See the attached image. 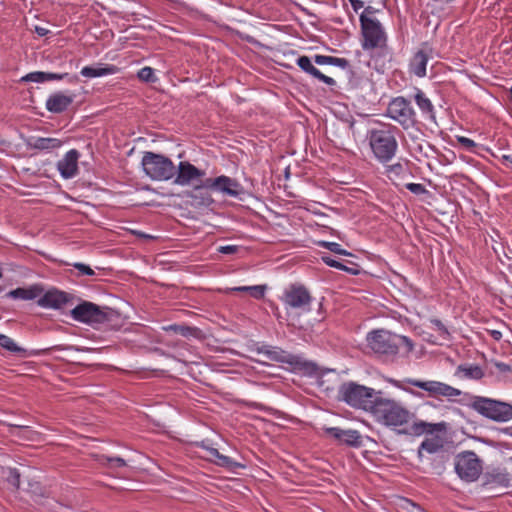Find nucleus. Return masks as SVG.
I'll list each match as a JSON object with an SVG mask.
<instances>
[{
  "label": "nucleus",
  "instance_id": "nucleus-48",
  "mask_svg": "<svg viewBox=\"0 0 512 512\" xmlns=\"http://www.w3.org/2000/svg\"><path fill=\"white\" fill-rule=\"evenodd\" d=\"M349 2L355 11L364 7V2L362 0H349Z\"/></svg>",
  "mask_w": 512,
  "mask_h": 512
},
{
  "label": "nucleus",
  "instance_id": "nucleus-55",
  "mask_svg": "<svg viewBox=\"0 0 512 512\" xmlns=\"http://www.w3.org/2000/svg\"><path fill=\"white\" fill-rule=\"evenodd\" d=\"M76 80H77V77H76V76H74V77H72V78L70 79V81H76Z\"/></svg>",
  "mask_w": 512,
  "mask_h": 512
},
{
  "label": "nucleus",
  "instance_id": "nucleus-27",
  "mask_svg": "<svg viewBox=\"0 0 512 512\" xmlns=\"http://www.w3.org/2000/svg\"><path fill=\"white\" fill-rule=\"evenodd\" d=\"M68 76H69L68 73L58 74V73L36 71V72H31V73L25 75L24 77H22V81L43 83V82L52 81V80H62Z\"/></svg>",
  "mask_w": 512,
  "mask_h": 512
},
{
  "label": "nucleus",
  "instance_id": "nucleus-32",
  "mask_svg": "<svg viewBox=\"0 0 512 512\" xmlns=\"http://www.w3.org/2000/svg\"><path fill=\"white\" fill-rule=\"evenodd\" d=\"M230 290L233 292H248L253 298L261 299L264 297L266 287L264 285L238 286Z\"/></svg>",
  "mask_w": 512,
  "mask_h": 512
},
{
  "label": "nucleus",
  "instance_id": "nucleus-18",
  "mask_svg": "<svg viewBox=\"0 0 512 512\" xmlns=\"http://www.w3.org/2000/svg\"><path fill=\"white\" fill-rule=\"evenodd\" d=\"M323 430L341 444L356 448L362 445V436L357 430H345L338 427H325Z\"/></svg>",
  "mask_w": 512,
  "mask_h": 512
},
{
  "label": "nucleus",
  "instance_id": "nucleus-46",
  "mask_svg": "<svg viewBox=\"0 0 512 512\" xmlns=\"http://www.w3.org/2000/svg\"><path fill=\"white\" fill-rule=\"evenodd\" d=\"M238 250V247L235 245H226V246H220L218 248V251L222 254H233Z\"/></svg>",
  "mask_w": 512,
  "mask_h": 512
},
{
  "label": "nucleus",
  "instance_id": "nucleus-28",
  "mask_svg": "<svg viewBox=\"0 0 512 512\" xmlns=\"http://www.w3.org/2000/svg\"><path fill=\"white\" fill-rule=\"evenodd\" d=\"M164 330L167 332H174L175 334H179L186 338L193 337L199 339L202 336V331L199 328L184 324H171L164 327Z\"/></svg>",
  "mask_w": 512,
  "mask_h": 512
},
{
  "label": "nucleus",
  "instance_id": "nucleus-29",
  "mask_svg": "<svg viewBox=\"0 0 512 512\" xmlns=\"http://www.w3.org/2000/svg\"><path fill=\"white\" fill-rule=\"evenodd\" d=\"M485 484L508 487L510 484L509 474L500 470L488 472L485 474Z\"/></svg>",
  "mask_w": 512,
  "mask_h": 512
},
{
  "label": "nucleus",
  "instance_id": "nucleus-16",
  "mask_svg": "<svg viewBox=\"0 0 512 512\" xmlns=\"http://www.w3.org/2000/svg\"><path fill=\"white\" fill-rule=\"evenodd\" d=\"M204 175L205 172L203 170L198 169L190 162L181 161L176 169L175 179L173 182L180 186H188L198 180H201Z\"/></svg>",
  "mask_w": 512,
  "mask_h": 512
},
{
  "label": "nucleus",
  "instance_id": "nucleus-13",
  "mask_svg": "<svg viewBox=\"0 0 512 512\" xmlns=\"http://www.w3.org/2000/svg\"><path fill=\"white\" fill-rule=\"evenodd\" d=\"M405 382L412 386L423 389L424 391L428 392V394L432 397H445L450 400L462 394L461 390L440 381H421L416 379H406Z\"/></svg>",
  "mask_w": 512,
  "mask_h": 512
},
{
  "label": "nucleus",
  "instance_id": "nucleus-31",
  "mask_svg": "<svg viewBox=\"0 0 512 512\" xmlns=\"http://www.w3.org/2000/svg\"><path fill=\"white\" fill-rule=\"evenodd\" d=\"M457 373H462L463 377L470 379H481L484 375L483 370L478 365H460Z\"/></svg>",
  "mask_w": 512,
  "mask_h": 512
},
{
  "label": "nucleus",
  "instance_id": "nucleus-9",
  "mask_svg": "<svg viewBox=\"0 0 512 512\" xmlns=\"http://www.w3.org/2000/svg\"><path fill=\"white\" fill-rule=\"evenodd\" d=\"M387 116L404 130L417 124V115L411 102L403 96L393 98L387 106Z\"/></svg>",
  "mask_w": 512,
  "mask_h": 512
},
{
  "label": "nucleus",
  "instance_id": "nucleus-50",
  "mask_svg": "<svg viewBox=\"0 0 512 512\" xmlns=\"http://www.w3.org/2000/svg\"><path fill=\"white\" fill-rule=\"evenodd\" d=\"M35 32L39 36H46L50 31L47 28H45V27L35 26Z\"/></svg>",
  "mask_w": 512,
  "mask_h": 512
},
{
  "label": "nucleus",
  "instance_id": "nucleus-3",
  "mask_svg": "<svg viewBox=\"0 0 512 512\" xmlns=\"http://www.w3.org/2000/svg\"><path fill=\"white\" fill-rule=\"evenodd\" d=\"M366 341L368 347L375 354L386 358L395 357L402 345L407 346L408 352L413 350V343L408 337L397 335L384 329L369 332Z\"/></svg>",
  "mask_w": 512,
  "mask_h": 512
},
{
  "label": "nucleus",
  "instance_id": "nucleus-53",
  "mask_svg": "<svg viewBox=\"0 0 512 512\" xmlns=\"http://www.w3.org/2000/svg\"><path fill=\"white\" fill-rule=\"evenodd\" d=\"M506 433H508L510 436H512V426L506 428Z\"/></svg>",
  "mask_w": 512,
  "mask_h": 512
},
{
  "label": "nucleus",
  "instance_id": "nucleus-1",
  "mask_svg": "<svg viewBox=\"0 0 512 512\" xmlns=\"http://www.w3.org/2000/svg\"><path fill=\"white\" fill-rule=\"evenodd\" d=\"M377 422L387 427H402L399 433L421 436L444 432L447 429L445 422L429 423L418 420L414 413L400 402L383 398L381 395L371 412Z\"/></svg>",
  "mask_w": 512,
  "mask_h": 512
},
{
  "label": "nucleus",
  "instance_id": "nucleus-19",
  "mask_svg": "<svg viewBox=\"0 0 512 512\" xmlns=\"http://www.w3.org/2000/svg\"><path fill=\"white\" fill-rule=\"evenodd\" d=\"M79 156L76 149H71L58 161L57 169L64 179H71L77 175Z\"/></svg>",
  "mask_w": 512,
  "mask_h": 512
},
{
  "label": "nucleus",
  "instance_id": "nucleus-6",
  "mask_svg": "<svg viewBox=\"0 0 512 512\" xmlns=\"http://www.w3.org/2000/svg\"><path fill=\"white\" fill-rule=\"evenodd\" d=\"M144 173L154 181H167L176 173L172 160L162 154L146 151L141 161Z\"/></svg>",
  "mask_w": 512,
  "mask_h": 512
},
{
  "label": "nucleus",
  "instance_id": "nucleus-24",
  "mask_svg": "<svg viewBox=\"0 0 512 512\" xmlns=\"http://www.w3.org/2000/svg\"><path fill=\"white\" fill-rule=\"evenodd\" d=\"M28 147L37 150H53L62 145L61 140L51 137H30L27 139Z\"/></svg>",
  "mask_w": 512,
  "mask_h": 512
},
{
  "label": "nucleus",
  "instance_id": "nucleus-42",
  "mask_svg": "<svg viewBox=\"0 0 512 512\" xmlns=\"http://www.w3.org/2000/svg\"><path fill=\"white\" fill-rule=\"evenodd\" d=\"M404 170H405V168L400 162L389 165L387 167V172L389 174H393L395 176H399V175L403 174Z\"/></svg>",
  "mask_w": 512,
  "mask_h": 512
},
{
  "label": "nucleus",
  "instance_id": "nucleus-39",
  "mask_svg": "<svg viewBox=\"0 0 512 512\" xmlns=\"http://www.w3.org/2000/svg\"><path fill=\"white\" fill-rule=\"evenodd\" d=\"M322 260L326 265H328L330 267L337 268L339 270L348 271V268L345 265H343L342 263L333 259L330 256H322Z\"/></svg>",
  "mask_w": 512,
  "mask_h": 512
},
{
  "label": "nucleus",
  "instance_id": "nucleus-43",
  "mask_svg": "<svg viewBox=\"0 0 512 512\" xmlns=\"http://www.w3.org/2000/svg\"><path fill=\"white\" fill-rule=\"evenodd\" d=\"M73 266L82 274L87 276H93L95 272L91 269L90 266L84 263H75Z\"/></svg>",
  "mask_w": 512,
  "mask_h": 512
},
{
  "label": "nucleus",
  "instance_id": "nucleus-21",
  "mask_svg": "<svg viewBox=\"0 0 512 512\" xmlns=\"http://www.w3.org/2000/svg\"><path fill=\"white\" fill-rule=\"evenodd\" d=\"M72 102V96L57 92L50 95L46 100V109L52 113H61L65 111Z\"/></svg>",
  "mask_w": 512,
  "mask_h": 512
},
{
  "label": "nucleus",
  "instance_id": "nucleus-26",
  "mask_svg": "<svg viewBox=\"0 0 512 512\" xmlns=\"http://www.w3.org/2000/svg\"><path fill=\"white\" fill-rule=\"evenodd\" d=\"M414 100L423 115H425L427 118L431 120L435 119L434 106L431 100L426 96V94L422 90L416 89Z\"/></svg>",
  "mask_w": 512,
  "mask_h": 512
},
{
  "label": "nucleus",
  "instance_id": "nucleus-45",
  "mask_svg": "<svg viewBox=\"0 0 512 512\" xmlns=\"http://www.w3.org/2000/svg\"><path fill=\"white\" fill-rule=\"evenodd\" d=\"M107 462L110 467H124L126 466V461L121 457H109L107 458Z\"/></svg>",
  "mask_w": 512,
  "mask_h": 512
},
{
  "label": "nucleus",
  "instance_id": "nucleus-23",
  "mask_svg": "<svg viewBox=\"0 0 512 512\" xmlns=\"http://www.w3.org/2000/svg\"><path fill=\"white\" fill-rule=\"evenodd\" d=\"M444 448V441L440 436H433L422 441L418 448V458L422 460L424 453L436 454Z\"/></svg>",
  "mask_w": 512,
  "mask_h": 512
},
{
  "label": "nucleus",
  "instance_id": "nucleus-52",
  "mask_svg": "<svg viewBox=\"0 0 512 512\" xmlns=\"http://www.w3.org/2000/svg\"><path fill=\"white\" fill-rule=\"evenodd\" d=\"M492 336H493V338H494L495 340H499V339L502 337V334H501V332H500V331H496V330H494V331H492Z\"/></svg>",
  "mask_w": 512,
  "mask_h": 512
},
{
  "label": "nucleus",
  "instance_id": "nucleus-34",
  "mask_svg": "<svg viewBox=\"0 0 512 512\" xmlns=\"http://www.w3.org/2000/svg\"><path fill=\"white\" fill-rule=\"evenodd\" d=\"M137 76L139 80L146 83H155L158 80V78L155 76L154 69L149 66L140 69Z\"/></svg>",
  "mask_w": 512,
  "mask_h": 512
},
{
  "label": "nucleus",
  "instance_id": "nucleus-15",
  "mask_svg": "<svg viewBox=\"0 0 512 512\" xmlns=\"http://www.w3.org/2000/svg\"><path fill=\"white\" fill-rule=\"evenodd\" d=\"M74 300V295L54 288L41 295L37 304L42 308L61 309L72 304Z\"/></svg>",
  "mask_w": 512,
  "mask_h": 512
},
{
  "label": "nucleus",
  "instance_id": "nucleus-54",
  "mask_svg": "<svg viewBox=\"0 0 512 512\" xmlns=\"http://www.w3.org/2000/svg\"><path fill=\"white\" fill-rule=\"evenodd\" d=\"M212 202H213V200H212L210 197H209V198H207V200H206V204H208V205H209V204H210V203H212Z\"/></svg>",
  "mask_w": 512,
  "mask_h": 512
},
{
  "label": "nucleus",
  "instance_id": "nucleus-22",
  "mask_svg": "<svg viewBox=\"0 0 512 512\" xmlns=\"http://www.w3.org/2000/svg\"><path fill=\"white\" fill-rule=\"evenodd\" d=\"M43 294V288L39 285H32L28 288H16L9 291L6 297L11 299L34 300Z\"/></svg>",
  "mask_w": 512,
  "mask_h": 512
},
{
  "label": "nucleus",
  "instance_id": "nucleus-25",
  "mask_svg": "<svg viewBox=\"0 0 512 512\" xmlns=\"http://www.w3.org/2000/svg\"><path fill=\"white\" fill-rule=\"evenodd\" d=\"M118 72V68L109 64H98L96 67L85 66L81 69L80 74L87 78H96L106 75H113Z\"/></svg>",
  "mask_w": 512,
  "mask_h": 512
},
{
  "label": "nucleus",
  "instance_id": "nucleus-33",
  "mask_svg": "<svg viewBox=\"0 0 512 512\" xmlns=\"http://www.w3.org/2000/svg\"><path fill=\"white\" fill-rule=\"evenodd\" d=\"M0 346L9 352L21 353L24 349L19 347L12 338L7 335L0 334Z\"/></svg>",
  "mask_w": 512,
  "mask_h": 512
},
{
  "label": "nucleus",
  "instance_id": "nucleus-7",
  "mask_svg": "<svg viewBox=\"0 0 512 512\" xmlns=\"http://www.w3.org/2000/svg\"><path fill=\"white\" fill-rule=\"evenodd\" d=\"M470 407L480 415L496 422H508L512 419V405L506 402L474 396Z\"/></svg>",
  "mask_w": 512,
  "mask_h": 512
},
{
  "label": "nucleus",
  "instance_id": "nucleus-30",
  "mask_svg": "<svg viewBox=\"0 0 512 512\" xmlns=\"http://www.w3.org/2000/svg\"><path fill=\"white\" fill-rule=\"evenodd\" d=\"M314 62L318 65H334L342 69H346L349 66V61L345 58L326 55H315Z\"/></svg>",
  "mask_w": 512,
  "mask_h": 512
},
{
  "label": "nucleus",
  "instance_id": "nucleus-2",
  "mask_svg": "<svg viewBox=\"0 0 512 512\" xmlns=\"http://www.w3.org/2000/svg\"><path fill=\"white\" fill-rule=\"evenodd\" d=\"M397 130V127L385 124L380 128H374L369 131V146L378 162L386 164L396 155L398 150Z\"/></svg>",
  "mask_w": 512,
  "mask_h": 512
},
{
  "label": "nucleus",
  "instance_id": "nucleus-12",
  "mask_svg": "<svg viewBox=\"0 0 512 512\" xmlns=\"http://www.w3.org/2000/svg\"><path fill=\"white\" fill-rule=\"evenodd\" d=\"M281 299L287 308L302 311H308L312 302L310 292L300 284H292L287 287Z\"/></svg>",
  "mask_w": 512,
  "mask_h": 512
},
{
  "label": "nucleus",
  "instance_id": "nucleus-40",
  "mask_svg": "<svg viewBox=\"0 0 512 512\" xmlns=\"http://www.w3.org/2000/svg\"><path fill=\"white\" fill-rule=\"evenodd\" d=\"M14 427L18 430V433H17L18 436L29 439V440L34 439L33 435H35V432L32 431L28 426L15 425Z\"/></svg>",
  "mask_w": 512,
  "mask_h": 512
},
{
  "label": "nucleus",
  "instance_id": "nucleus-20",
  "mask_svg": "<svg viewBox=\"0 0 512 512\" xmlns=\"http://www.w3.org/2000/svg\"><path fill=\"white\" fill-rule=\"evenodd\" d=\"M297 65L307 74L313 76L314 78L318 79L319 81L329 85L334 86L336 84V81L321 73L313 64L311 59L308 56H300L297 59Z\"/></svg>",
  "mask_w": 512,
  "mask_h": 512
},
{
  "label": "nucleus",
  "instance_id": "nucleus-41",
  "mask_svg": "<svg viewBox=\"0 0 512 512\" xmlns=\"http://www.w3.org/2000/svg\"><path fill=\"white\" fill-rule=\"evenodd\" d=\"M405 187L407 190L416 195H421L427 192L425 186L419 183H407Z\"/></svg>",
  "mask_w": 512,
  "mask_h": 512
},
{
  "label": "nucleus",
  "instance_id": "nucleus-4",
  "mask_svg": "<svg viewBox=\"0 0 512 512\" xmlns=\"http://www.w3.org/2000/svg\"><path fill=\"white\" fill-rule=\"evenodd\" d=\"M380 395H382L381 391H375L373 388L355 382L343 383L339 388L340 400L353 408L362 409L370 413Z\"/></svg>",
  "mask_w": 512,
  "mask_h": 512
},
{
  "label": "nucleus",
  "instance_id": "nucleus-51",
  "mask_svg": "<svg viewBox=\"0 0 512 512\" xmlns=\"http://www.w3.org/2000/svg\"><path fill=\"white\" fill-rule=\"evenodd\" d=\"M209 456L214 460L216 456L219 454V451L216 448H207Z\"/></svg>",
  "mask_w": 512,
  "mask_h": 512
},
{
  "label": "nucleus",
  "instance_id": "nucleus-35",
  "mask_svg": "<svg viewBox=\"0 0 512 512\" xmlns=\"http://www.w3.org/2000/svg\"><path fill=\"white\" fill-rule=\"evenodd\" d=\"M214 462L218 466L229 468V469L241 467V465L239 463L235 462L232 458H230L228 456L222 455L220 452L214 459Z\"/></svg>",
  "mask_w": 512,
  "mask_h": 512
},
{
  "label": "nucleus",
  "instance_id": "nucleus-11",
  "mask_svg": "<svg viewBox=\"0 0 512 512\" xmlns=\"http://www.w3.org/2000/svg\"><path fill=\"white\" fill-rule=\"evenodd\" d=\"M258 353L265 355L271 361L286 363L291 366L298 367L304 370L308 375H315L318 370L316 364L302 361L299 356L290 354L278 347L263 346L258 349Z\"/></svg>",
  "mask_w": 512,
  "mask_h": 512
},
{
  "label": "nucleus",
  "instance_id": "nucleus-8",
  "mask_svg": "<svg viewBox=\"0 0 512 512\" xmlns=\"http://www.w3.org/2000/svg\"><path fill=\"white\" fill-rule=\"evenodd\" d=\"M70 316L77 322L95 326L110 320V309L90 301H81L70 311Z\"/></svg>",
  "mask_w": 512,
  "mask_h": 512
},
{
  "label": "nucleus",
  "instance_id": "nucleus-44",
  "mask_svg": "<svg viewBox=\"0 0 512 512\" xmlns=\"http://www.w3.org/2000/svg\"><path fill=\"white\" fill-rule=\"evenodd\" d=\"M457 141L468 150H472L473 148L476 147V143L472 139L464 136L458 137Z\"/></svg>",
  "mask_w": 512,
  "mask_h": 512
},
{
  "label": "nucleus",
  "instance_id": "nucleus-5",
  "mask_svg": "<svg viewBox=\"0 0 512 512\" xmlns=\"http://www.w3.org/2000/svg\"><path fill=\"white\" fill-rule=\"evenodd\" d=\"M374 13L371 6H367L359 17L363 36L362 48L364 50L384 49L387 47V35L381 23L370 17Z\"/></svg>",
  "mask_w": 512,
  "mask_h": 512
},
{
  "label": "nucleus",
  "instance_id": "nucleus-14",
  "mask_svg": "<svg viewBox=\"0 0 512 512\" xmlns=\"http://www.w3.org/2000/svg\"><path fill=\"white\" fill-rule=\"evenodd\" d=\"M202 187L214 189L231 197H239L244 193L243 186L237 180L225 175L214 179L207 178Z\"/></svg>",
  "mask_w": 512,
  "mask_h": 512
},
{
  "label": "nucleus",
  "instance_id": "nucleus-49",
  "mask_svg": "<svg viewBox=\"0 0 512 512\" xmlns=\"http://www.w3.org/2000/svg\"><path fill=\"white\" fill-rule=\"evenodd\" d=\"M496 367L501 372H510L512 370L510 365L503 362L496 363Z\"/></svg>",
  "mask_w": 512,
  "mask_h": 512
},
{
  "label": "nucleus",
  "instance_id": "nucleus-17",
  "mask_svg": "<svg viewBox=\"0 0 512 512\" xmlns=\"http://www.w3.org/2000/svg\"><path fill=\"white\" fill-rule=\"evenodd\" d=\"M433 49L428 42H424L421 48L414 53L409 62V71L419 78L426 76V67L430 58H432Z\"/></svg>",
  "mask_w": 512,
  "mask_h": 512
},
{
  "label": "nucleus",
  "instance_id": "nucleus-56",
  "mask_svg": "<svg viewBox=\"0 0 512 512\" xmlns=\"http://www.w3.org/2000/svg\"><path fill=\"white\" fill-rule=\"evenodd\" d=\"M2 278V273L0 272V279Z\"/></svg>",
  "mask_w": 512,
  "mask_h": 512
},
{
  "label": "nucleus",
  "instance_id": "nucleus-37",
  "mask_svg": "<svg viewBox=\"0 0 512 512\" xmlns=\"http://www.w3.org/2000/svg\"><path fill=\"white\" fill-rule=\"evenodd\" d=\"M6 479L8 483L14 488L19 489L20 487V473L16 468H8Z\"/></svg>",
  "mask_w": 512,
  "mask_h": 512
},
{
  "label": "nucleus",
  "instance_id": "nucleus-10",
  "mask_svg": "<svg viewBox=\"0 0 512 512\" xmlns=\"http://www.w3.org/2000/svg\"><path fill=\"white\" fill-rule=\"evenodd\" d=\"M455 472L466 482L476 481L482 473V460L474 451H463L455 457Z\"/></svg>",
  "mask_w": 512,
  "mask_h": 512
},
{
  "label": "nucleus",
  "instance_id": "nucleus-38",
  "mask_svg": "<svg viewBox=\"0 0 512 512\" xmlns=\"http://www.w3.org/2000/svg\"><path fill=\"white\" fill-rule=\"evenodd\" d=\"M320 245L322 247L327 248L328 250H330L331 252H333L335 254L349 255V253L346 250L342 249V247L339 243L324 241V242H321Z\"/></svg>",
  "mask_w": 512,
  "mask_h": 512
},
{
  "label": "nucleus",
  "instance_id": "nucleus-47",
  "mask_svg": "<svg viewBox=\"0 0 512 512\" xmlns=\"http://www.w3.org/2000/svg\"><path fill=\"white\" fill-rule=\"evenodd\" d=\"M49 350H76V351H79L80 349L75 347V346H72V345H56V346H53L52 348H49V349H45L43 350L42 352L43 353H46L48 352Z\"/></svg>",
  "mask_w": 512,
  "mask_h": 512
},
{
  "label": "nucleus",
  "instance_id": "nucleus-36",
  "mask_svg": "<svg viewBox=\"0 0 512 512\" xmlns=\"http://www.w3.org/2000/svg\"><path fill=\"white\" fill-rule=\"evenodd\" d=\"M430 323H431L433 329L437 332V334L443 340L450 339V333H449L448 329L445 327V325L439 319H431Z\"/></svg>",
  "mask_w": 512,
  "mask_h": 512
}]
</instances>
